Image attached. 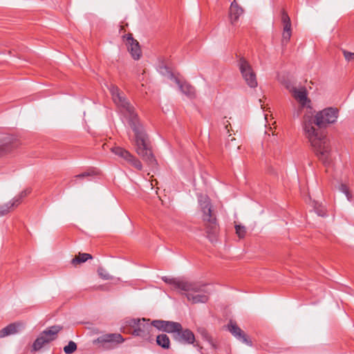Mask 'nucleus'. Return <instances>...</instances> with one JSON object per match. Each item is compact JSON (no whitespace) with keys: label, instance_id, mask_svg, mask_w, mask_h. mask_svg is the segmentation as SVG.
Wrapping results in <instances>:
<instances>
[{"label":"nucleus","instance_id":"29","mask_svg":"<svg viewBox=\"0 0 354 354\" xmlns=\"http://www.w3.org/2000/svg\"><path fill=\"white\" fill-rule=\"evenodd\" d=\"M342 52H343L344 57L346 61H348V62L354 61V53L348 52L345 50H344Z\"/></svg>","mask_w":354,"mask_h":354},{"label":"nucleus","instance_id":"14","mask_svg":"<svg viewBox=\"0 0 354 354\" xmlns=\"http://www.w3.org/2000/svg\"><path fill=\"white\" fill-rule=\"evenodd\" d=\"M174 338L182 343L192 344L195 342V335L194 333L188 329H184L181 326V329L174 335Z\"/></svg>","mask_w":354,"mask_h":354},{"label":"nucleus","instance_id":"6","mask_svg":"<svg viewBox=\"0 0 354 354\" xmlns=\"http://www.w3.org/2000/svg\"><path fill=\"white\" fill-rule=\"evenodd\" d=\"M62 329L60 326H53L47 328L35 340L32 344V350L35 351L41 349L46 344L55 340L57 333Z\"/></svg>","mask_w":354,"mask_h":354},{"label":"nucleus","instance_id":"28","mask_svg":"<svg viewBox=\"0 0 354 354\" xmlns=\"http://www.w3.org/2000/svg\"><path fill=\"white\" fill-rule=\"evenodd\" d=\"M292 37V30L290 31H282L281 33V42L284 44H288Z\"/></svg>","mask_w":354,"mask_h":354},{"label":"nucleus","instance_id":"33","mask_svg":"<svg viewBox=\"0 0 354 354\" xmlns=\"http://www.w3.org/2000/svg\"><path fill=\"white\" fill-rule=\"evenodd\" d=\"M267 118H268V114L266 113V114H265V119L267 120Z\"/></svg>","mask_w":354,"mask_h":354},{"label":"nucleus","instance_id":"18","mask_svg":"<svg viewBox=\"0 0 354 354\" xmlns=\"http://www.w3.org/2000/svg\"><path fill=\"white\" fill-rule=\"evenodd\" d=\"M124 341L123 337L119 333H109L102 335L97 338L100 343L121 344Z\"/></svg>","mask_w":354,"mask_h":354},{"label":"nucleus","instance_id":"30","mask_svg":"<svg viewBox=\"0 0 354 354\" xmlns=\"http://www.w3.org/2000/svg\"><path fill=\"white\" fill-rule=\"evenodd\" d=\"M339 190L346 194L348 199L350 198L349 190H348V187L346 185L342 184L339 186Z\"/></svg>","mask_w":354,"mask_h":354},{"label":"nucleus","instance_id":"1","mask_svg":"<svg viewBox=\"0 0 354 354\" xmlns=\"http://www.w3.org/2000/svg\"><path fill=\"white\" fill-rule=\"evenodd\" d=\"M114 103L120 107L129 120V125L134 132V146L137 154L151 167L156 165V160L153 155L148 136L143 126L140 122L133 106L127 101L124 95L118 86L111 84L109 88Z\"/></svg>","mask_w":354,"mask_h":354},{"label":"nucleus","instance_id":"22","mask_svg":"<svg viewBox=\"0 0 354 354\" xmlns=\"http://www.w3.org/2000/svg\"><path fill=\"white\" fill-rule=\"evenodd\" d=\"M92 256L88 253H79L78 255L75 256L71 261L72 265L77 266V265L86 261L88 259H91Z\"/></svg>","mask_w":354,"mask_h":354},{"label":"nucleus","instance_id":"11","mask_svg":"<svg viewBox=\"0 0 354 354\" xmlns=\"http://www.w3.org/2000/svg\"><path fill=\"white\" fill-rule=\"evenodd\" d=\"M199 204L203 212V219L209 223H214L215 218L212 214V205L209 198L206 196H201Z\"/></svg>","mask_w":354,"mask_h":354},{"label":"nucleus","instance_id":"4","mask_svg":"<svg viewBox=\"0 0 354 354\" xmlns=\"http://www.w3.org/2000/svg\"><path fill=\"white\" fill-rule=\"evenodd\" d=\"M287 88L298 104V107L293 111V117H299L304 111L302 127L304 128L307 118L310 120L311 124H313L315 123L313 120V109L312 107V102L308 97L306 88L304 86H288Z\"/></svg>","mask_w":354,"mask_h":354},{"label":"nucleus","instance_id":"26","mask_svg":"<svg viewBox=\"0 0 354 354\" xmlns=\"http://www.w3.org/2000/svg\"><path fill=\"white\" fill-rule=\"evenodd\" d=\"M14 147L9 142L4 143L0 145V154L8 153L12 151Z\"/></svg>","mask_w":354,"mask_h":354},{"label":"nucleus","instance_id":"24","mask_svg":"<svg viewBox=\"0 0 354 354\" xmlns=\"http://www.w3.org/2000/svg\"><path fill=\"white\" fill-rule=\"evenodd\" d=\"M76 349L77 344L73 341H70L68 344L64 347V351L66 354H71L75 352Z\"/></svg>","mask_w":354,"mask_h":354},{"label":"nucleus","instance_id":"21","mask_svg":"<svg viewBox=\"0 0 354 354\" xmlns=\"http://www.w3.org/2000/svg\"><path fill=\"white\" fill-rule=\"evenodd\" d=\"M156 343L165 349H168L170 347V339L166 334L158 335L156 337Z\"/></svg>","mask_w":354,"mask_h":354},{"label":"nucleus","instance_id":"5","mask_svg":"<svg viewBox=\"0 0 354 354\" xmlns=\"http://www.w3.org/2000/svg\"><path fill=\"white\" fill-rule=\"evenodd\" d=\"M339 114V109L335 107H327L316 113L313 111L314 124L320 130V128L335 124L337 121Z\"/></svg>","mask_w":354,"mask_h":354},{"label":"nucleus","instance_id":"12","mask_svg":"<svg viewBox=\"0 0 354 354\" xmlns=\"http://www.w3.org/2000/svg\"><path fill=\"white\" fill-rule=\"evenodd\" d=\"M153 327V326H152L151 323L146 322L145 319H142V321L138 319L136 326L133 329V334L144 339H148L150 337Z\"/></svg>","mask_w":354,"mask_h":354},{"label":"nucleus","instance_id":"8","mask_svg":"<svg viewBox=\"0 0 354 354\" xmlns=\"http://www.w3.org/2000/svg\"><path fill=\"white\" fill-rule=\"evenodd\" d=\"M225 328L236 339L249 346H252V342L249 336L237 325L236 322L230 319Z\"/></svg>","mask_w":354,"mask_h":354},{"label":"nucleus","instance_id":"10","mask_svg":"<svg viewBox=\"0 0 354 354\" xmlns=\"http://www.w3.org/2000/svg\"><path fill=\"white\" fill-rule=\"evenodd\" d=\"M111 151L115 155L120 157L131 164L136 169L138 170H141L142 169V165L141 162L126 149L120 147H114L111 149Z\"/></svg>","mask_w":354,"mask_h":354},{"label":"nucleus","instance_id":"16","mask_svg":"<svg viewBox=\"0 0 354 354\" xmlns=\"http://www.w3.org/2000/svg\"><path fill=\"white\" fill-rule=\"evenodd\" d=\"M243 8L237 3L236 0H234L229 9V19L230 24L234 25L239 20V17L243 14Z\"/></svg>","mask_w":354,"mask_h":354},{"label":"nucleus","instance_id":"17","mask_svg":"<svg viewBox=\"0 0 354 354\" xmlns=\"http://www.w3.org/2000/svg\"><path fill=\"white\" fill-rule=\"evenodd\" d=\"M174 82L179 86L180 91L189 97H192L196 94V91L194 86H192L188 82L180 80L178 77H172Z\"/></svg>","mask_w":354,"mask_h":354},{"label":"nucleus","instance_id":"34","mask_svg":"<svg viewBox=\"0 0 354 354\" xmlns=\"http://www.w3.org/2000/svg\"><path fill=\"white\" fill-rule=\"evenodd\" d=\"M231 141H232H232H235V138H231Z\"/></svg>","mask_w":354,"mask_h":354},{"label":"nucleus","instance_id":"23","mask_svg":"<svg viewBox=\"0 0 354 354\" xmlns=\"http://www.w3.org/2000/svg\"><path fill=\"white\" fill-rule=\"evenodd\" d=\"M198 332L201 334V335L205 340L207 341L208 342H209L211 344L212 343V338L211 335L208 333L206 328H205L203 327L198 328Z\"/></svg>","mask_w":354,"mask_h":354},{"label":"nucleus","instance_id":"32","mask_svg":"<svg viewBox=\"0 0 354 354\" xmlns=\"http://www.w3.org/2000/svg\"><path fill=\"white\" fill-rule=\"evenodd\" d=\"M84 174H81V175H78V176H77L76 177H77V178H82V177H84Z\"/></svg>","mask_w":354,"mask_h":354},{"label":"nucleus","instance_id":"2","mask_svg":"<svg viewBox=\"0 0 354 354\" xmlns=\"http://www.w3.org/2000/svg\"><path fill=\"white\" fill-rule=\"evenodd\" d=\"M162 279L170 285L172 290L184 295L191 304H205L209 299L210 291L206 284L169 277H163Z\"/></svg>","mask_w":354,"mask_h":354},{"label":"nucleus","instance_id":"15","mask_svg":"<svg viewBox=\"0 0 354 354\" xmlns=\"http://www.w3.org/2000/svg\"><path fill=\"white\" fill-rule=\"evenodd\" d=\"M30 193L29 189H26L20 193V194L13 199L12 201L8 203L4 206L0 207V216H4L10 212V209L17 206L23 198L26 197Z\"/></svg>","mask_w":354,"mask_h":354},{"label":"nucleus","instance_id":"20","mask_svg":"<svg viewBox=\"0 0 354 354\" xmlns=\"http://www.w3.org/2000/svg\"><path fill=\"white\" fill-rule=\"evenodd\" d=\"M17 326L16 324L12 323L2 328L0 330V337H5L6 336L16 333L17 332Z\"/></svg>","mask_w":354,"mask_h":354},{"label":"nucleus","instance_id":"19","mask_svg":"<svg viewBox=\"0 0 354 354\" xmlns=\"http://www.w3.org/2000/svg\"><path fill=\"white\" fill-rule=\"evenodd\" d=\"M281 24H282V31H290L292 30V24L290 18L289 17L288 13L283 10L281 12Z\"/></svg>","mask_w":354,"mask_h":354},{"label":"nucleus","instance_id":"9","mask_svg":"<svg viewBox=\"0 0 354 354\" xmlns=\"http://www.w3.org/2000/svg\"><path fill=\"white\" fill-rule=\"evenodd\" d=\"M152 326L158 330L173 333L174 335L181 329V324L179 322L156 319L151 322Z\"/></svg>","mask_w":354,"mask_h":354},{"label":"nucleus","instance_id":"7","mask_svg":"<svg viewBox=\"0 0 354 354\" xmlns=\"http://www.w3.org/2000/svg\"><path fill=\"white\" fill-rule=\"evenodd\" d=\"M238 66L245 83L251 88L257 86L256 73L250 62L243 57L238 60Z\"/></svg>","mask_w":354,"mask_h":354},{"label":"nucleus","instance_id":"31","mask_svg":"<svg viewBox=\"0 0 354 354\" xmlns=\"http://www.w3.org/2000/svg\"><path fill=\"white\" fill-rule=\"evenodd\" d=\"M227 124H225V129L227 130V133L229 134V136H232V133H230L231 131V124L229 122H227Z\"/></svg>","mask_w":354,"mask_h":354},{"label":"nucleus","instance_id":"13","mask_svg":"<svg viewBox=\"0 0 354 354\" xmlns=\"http://www.w3.org/2000/svg\"><path fill=\"white\" fill-rule=\"evenodd\" d=\"M125 44L128 50L134 59H139L141 57V49L137 40L132 37L131 34H128L124 37Z\"/></svg>","mask_w":354,"mask_h":354},{"label":"nucleus","instance_id":"35","mask_svg":"<svg viewBox=\"0 0 354 354\" xmlns=\"http://www.w3.org/2000/svg\"><path fill=\"white\" fill-rule=\"evenodd\" d=\"M151 187H153V182L151 183Z\"/></svg>","mask_w":354,"mask_h":354},{"label":"nucleus","instance_id":"27","mask_svg":"<svg viewBox=\"0 0 354 354\" xmlns=\"http://www.w3.org/2000/svg\"><path fill=\"white\" fill-rule=\"evenodd\" d=\"M98 275L104 280H109L112 279L111 274L103 268H99L97 269Z\"/></svg>","mask_w":354,"mask_h":354},{"label":"nucleus","instance_id":"3","mask_svg":"<svg viewBox=\"0 0 354 354\" xmlns=\"http://www.w3.org/2000/svg\"><path fill=\"white\" fill-rule=\"evenodd\" d=\"M303 131L305 138L308 140L316 156L324 164H329L332 160L331 147L330 141L323 132L318 129L314 124H311L308 118H307Z\"/></svg>","mask_w":354,"mask_h":354},{"label":"nucleus","instance_id":"25","mask_svg":"<svg viewBox=\"0 0 354 354\" xmlns=\"http://www.w3.org/2000/svg\"><path fill=\"white\" fill-rule=\"evenodd\" d=\"M236 234L240 239H243L246 234V228L245 226L236 224L235 225Z\"/></svg>","mask_w":354,"mask_h":354}]
</instances>
